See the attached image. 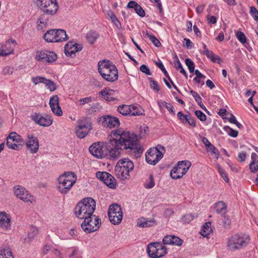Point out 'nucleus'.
Masks as SVG:
<instances>
[{
  "label": "nucleus",
  "instance_id": "f257e3e1",
  "mask_svg": "<svg viewBox=\"0 0 258 258\" xmlns=\"http://www.w3.org/2000/svg\"><path fill=\"white\" fill-rule=\"evenodd\" d=\"M108 140L105 146V158L110 160H116L120 156L122 147L130 149L137 157L140 156L143 153V150L138 142V137L128 131H112L108 135Z\"/></svg>",
  "mask_w": 258,
  "mask_h": 258
},
{
  "label": "nucleus",
  "instance_id": "f03ea898",
  "mask_svg": "<svg viewBox=\"0 0 258 258\" xmlns=\"http://www.w3.org/2000/svg\"><path fill=\"white\" fill-rule=\"evenodd\" d=\"M96 208V202L91 198L83 199L76 206L74 212L78 218L84 219L89 216H94L93 214Z\"/></svg>",
  "mask_w": 258,
  "mask_h": 258
},
{
  "label": "nucleus",
  "instance_id": "7ed1b4c3",
  "mask_svg": "<svg viewBox=\"0 0 258 258\" xmlns=\"http://www.w3.org/2000/svg\"><path fill=\"white\" fill-rule=\"evenodd\" d=\"M98 71L101 77L107 82H113L118 79L117 69L109 60L104 59L99 61Z\"/></svg>",
  "mask_w": 258,
  "mask_h": 258
},
{
  "label": "nucleus",
  "instance_id": "20e7f679",
  "mask_svg": "<svg viewBox=\"0 0 258 258\" xmlns=\"http://www.w3.org/2000/svg\"><path fill=\"white\" fill-rule=\"evenodd\" d=\"M77 180L76 175L72 172L64 173L58 178L57 185L58 191L63 195L69 193Z\"/></svg>",
  "mask_w": 258,
  "mask_h": 258
},
{
  "label": "nucleus",
  "instance_id": "39448f33",
  "mask_svg": "<svg viewBox=\"0 0 258 258\" xmlns=\"http://www.w3.org/2000/svg\"><path fill=\"white\" fill-rule=\"evenodd\" d=\"M134 168V163L129 158L121 159L118 160L115 167V173L120 179H129L130 173L133 170Z\"/></svg>",
  "mask_w": 258,
  "mask_h": 258
},
{
  "label": "nucleus",
  "instance_id": "423d86ee",
  "mask_svg": "<svg viewBox=\"0 0 258 258\" xmlns=\"http://www.w3.org/2000/svg\"><path fill=\"white\" fill-rule=\"evenodd\" d=\"M249 240V236L243 234H236L228 239L226 246L229 250L235 251L246 246Z\"/></svg>",
  "mask_w": 258,
  "mask_h": 258
},
{
  "label": "nucleus",
  "instance_id": "0eeeda50",
  "mask_svg": "<svg viewBox=\"0 0 258 258\" xmlns=\"http://www.w3.org/2000/svg\"><path fill=\"white\" fill-rule=\"evenodd\" d=\"M165 147L158 145L149 149L146 153V161L151 165H156L163 157Z\"/></svg>",
  "mask_w": 258,
  "mask_h": 258
},
{
  "label": "nucleus",
  "instance_id": "6e6552de",
  "mask_svg": "<svg viewBox=\"0 0 258 258\" xmlns=\"http://www.w3.org/2000/svg\"><path fill=\"white\" fill-rule=\"evenodd\" d=\"M36 4L41 12L49 16L55 15L59 8L56 0H37Z\"/></svg>",
  "mask_w": 258,
  "mask_h": 258
},
{
  "label": "nucleus",
  "instance_id": "1a4fd4ad",
  "mask_svg": "<svg viewBox=\"0 0 258 258\" xmlns=\"http://www.w3.org/2000/svg\"><path fill=\"white\" fill-rule=\"evenodd\" d=\"M101 219L94 215L84 219L81 224V228L86 233H90L97 231L101 225Z\"/></svg>",
  "mask_w": 258,
  "mask_h": 258
},
{
  "label": "nucleus",
  "instance_id": "9d476101",
  "mask_svg": "<svg viewBox=\"0 0 258 258\" xmlns=\"http://www.w3.org/2000/svg\"><path fill=\"white\" fill-rule=\"evenodd\" d=\"M69 38L65 30L63 29H51L44 35V39L48 42H58Z\"/></svg>",
  "mask_w": 258,
  "mask_h": 258
},
{
  "label": "nucleus",
  "instance_id": "9b49d317",
  "mask_svg": "<svg viewBox=\"0 0 258 258\" xmlns=\"http://www.w3.org/2000/svg\"><path fill=\"white\" fill-rule=\"evenodd\" d=\"M191 163L189 161H179L170 172L171 177L174 179L182 177L189 170Z\"/></svg>",
  "mask_w": 258,
  "mask_h": 258
},
{
  "label": "nucleus",
  "instance_id": "f8f14e48",
  "mask_svg": "<svg viewBox=\"0 0 258 258\" xmlns=\"http://www.w3.org/2000/svg\"><path fill=\"white\" fill-rule=\"evenodd\" d=\"M147 252L151 258H159L167 253L166 247L160 242H153L148 244Z\"/></svg>",
  "mask_w": 258,
  "mask_h": 258
},
{
  "label": "nucleus",
  "instance_id": "ddd939ff",
  "mask_svg": "<svg viewBox=\"0 0 258 258\" xmlns=\"http://www.w3.org/2000/svg\"><path fill=\"white\" fill-rule=\"evenodd\" d=\"M108 216L113 224H119L122 219V212L120 206L117 204L110 205L108 210Z\"/></svg>",
  "mask_w": 258,
  "mask_h": 258
},
{
  "label": "nucleus",
  "instance_id": "4468645a",
  "mask_svg": "<svg viewBox=\"0 0 258 258\" xmlns=\"http://www.w3.org/2000/svg\"><path fill=\"white\" fill-rule=\"evenodd\" d=\"M92 122L88 119L80 120L76 129L77 136L80 139L86 137L92 129Z\"/></svg>",
  "mask_w": 258,
  "mask_h": 258
},
{
  "label": "nucleus",
  "instance_id": "2eb2a0df",
  "mask_svg": "<svg viewBox=\"0 0 258 258\" xmlns=\"http://www.w3.org/2000/svg\"><path fill=\"white\" fill-rule=\"evenodd\" d=\"M35 59L43 62L52 63L57 59V55L53 51L47 50L38 51Z\"/></svg>",
  "mask_w": 258,
  "mask_h": 258
},
{
  "label": "nucleus",
  "instance_id": "dca6fc26",
  "mask_svg": "<svg viewBox=\"0 0 258 258\" xmlns=\"http://www.w3.org/2000/svg\"><path fill=\"white\" fill-rule=\"evenodd\" d=\"M26 146L32 154L36 153L39 148V140L33 134L29 133L26 136Z\"/></svg>",
  "mask_w": 258,
  "mask_h": 258
},
{
  "label": "nucleus",
  "instance_id": "f3484780",
  "mask_svg": "<svg viewBox=\"0 0 258 258\" xmlns=\"http://www.w3.org/2000/svg\"><path fill=\"white\" fill-rule=\"evenodd\" d=\"M14 194L20 200L25 202H30L32 203L34 199L33 196L25 188L17 185L15 187Z\"/></svg>",
  "mask_w": 258,
  "mask_h": 258
},
{
  "label": "nucleus",
  "instance_id": "a211bd4d",
  "mask_svg": "<svg viewBox=\"0 0 258 258\" xmlns=\"http://www.w3.org/2000/svg\"><path fill=\"white\" fill-rule=\"evenodd\" d=\"M96 177L102 181L107 186L111 188H115L116 181L114 177L106 172L98 171L96 173Z\"/></svg>",
  "mask_w": 258,
  "mask_h": 258
},
{
  "label": "nucleus",
  "instance_id": "6ab92c4d",
  "mask_svg": "<svg viewBox=\"0 0 258 258\" xmlns=\"http://www.w3.org/2000/svg\"><path fill=\"white\" fill-rule=\"evenodd\" d=\"M99 122L104 127L109 128L118 127L120 125V122L118 118L109 115L100 117L99 119Z\"/></svg>",
  "mask_w": 258,
  "mask_h": 258
},
{
  "label": "nucleus",
  "instance_id": "aec40b11",
  "mask_svg": "<svg viewBox=\"0 0 258 258\" xmlns=\"http://www.w3.org/2000/svg\"><path fill=\"white\" fill-rule=\"evenodd\" d=\"M31 118L36 123L42 126H49L53 122L51 117L46 114L35 113L31 116Z\"/></svg>",
  "mask_w": 258,
  "mask_h": 258
},
{
  "label": "nucleus",
  "instance_id": "412c9836",
  "mask_svg": "<svg viewBox=\"0 0 258 258\" xmlns=\"http://www.w3.org/2000/svg\"><path fill=\"white\" fill-rule=\"evenodd\" d=\"M17 43L13 39H10L6 41L4 45L0 48V56H7L11 54L14 53V50Z\"/></svg>",
  "mask_w": 258,
  "mask_h": 258
},
{
  "label": "nucleus",
  "instance_id": "4be33fe9",
  "mask_svg": "<svg viewBox=\"0 0 258 258\" xmlns=\"http://www.w3.org/2000/svg\"><path fill=\"white\" fill-rule=\"evenodd\" d=\"M90 153L98 158H105V146L98 142L93 143L89 148Z\"/></svg>",
  "mask_w": 258,
  "mask_h": 258
},
{
  "label": "nucleus",
  "instance_id": "5701e85b",
  "mask_svg": "<svg viewBox=\"0 0 258 258\" xmlns=\"http://www.w3.org/2000/svg\"><path fill=\"white\" fill-rule=\"evenodd\" d=\"M49 105L52 111L57 116H61L62 112L59 105V98L57 95L52 96L49 100Z\"/></svg>",
  "mask_w": 258,
  "mask_h": 258
},
{
  "label": "nucleus",
  "instance_id": "b1692460",
  "mask_svg": "<svg viewBox=\"0 0 258 258\" xmlns=\"http://www.w3.org/2000/svg\"><path fill=\"white\" fill-rule=\"evenodd\" d=\"M163 243L164 244L180 246L183 243V240L178 237L173 235H168L163 238Z\"/></svg>",
  "mask_w": 258,
  "mask_h": 258
},
{
  "label": "nucleus",
  "instance_id": "393cba45",
  "mask_svg": "<svg viewBox=\"0 0 258 258\" xmlns=\"http://www.w3.org/2000/svg\"><path fill=\"white\" fill-rule=\"evenodd\" d=\"M11 218L5 212H0V227L4 230H8L11 228Z\"/></svg>",
  "mask_w": 258,
  "mask_h": 258
},
{
  "label": "nucleus",
  "instance_id": "a878e982",
  "mask_svg": "<svg viewBox=\"0 0 258 258\" xmlns=\"http://www.w3.org/2000/svg\"><path fill=\"white\" fill-rule=\"evenodd\" d=\"M156 225V222L154 219L147 220L144 218L138 220L137 226L139 227H150Z\"/></svg>",
  "mask_w": 258,
  "mask_h": 258
},
{
  "label": "nucleus",
  "instance_id": "bb28decb",
  "mask_svg": "<svg viewBox=\"0 0 258 258\" xmlns=\"http://www.w3.org/2000/svg\"><path fill=\"white\" fill-rule=\"evenodd\" d=\"M214 209L218 214L223 215L226 214L227 206L223 202H218L215 204Z\"/></svg>",
  "mask_w": 258,
  "mask_h": 258
},
{
  "label": "nucleus",
  "instance_id": "cd10ccee",
  "mask_svg": "<svg viewBox=\"0 0 258 258\" xmlns=\"http://www.w3.org/2000/svg\"><path fill=\"white\" fill-rule=\"evenodd\" d=\"M98 37L99 34L94 31H89L86 36L88 42L90 44H94Z\"/></svg>",
  "mask_w": 258,
  "mask_h": 258
},
{
  "label": "nucleus",
  "instance_id": "c85d7f7f",
  "mask_svg": "<svg viewBox=\"0 0 258 258\" xmlns=\"http://www.w3.org/2000/svg\"><path fill=\"white\" fill-rule=\"evenodd\" d=\"M131 109H130V115L137 116L143 114L144 111L143 109L139 105H130Z\"/></svg>",
  "mask_w": 258,
  "mask_h": 258
},
{
  "label": "nucleus",
  "instance_id": "c756f323",
  "mask_svg": "<svg viewBox=\"0 0 258 258\" xmlns=\"http://www.w3.org/2000/svg\"><path fill=\"white\" fill-rule=\"evenodd\" d=\"M174 59L175 60L174 62V67L177 70H179L180 72L183 74L186 78H187V74L185 72V71L184 70V69L182 67V66L181 63H180L177 56L176 54L174 55Z\"/></svg>",
  "mask_w": 258,
  "mask_h": 258
},
{
  "label": "nucleus",
  "instance_id": "7c9ffc66",
  "mask_svg": "<svg viewBox=\"0 0 258 258\" xmlns=\"http://www.w3.org/2000/svg\"><path fill=\"white\" fill-rule=\"evenodd\" d=\"M211 225V223L210 222L206 223L203 226L202 229H201L200 233L204 237H206L209 235L212 231Z\"/></svg>",
  "mask_w": 258,
  "mask_h": 258
},
{
  "label": "nucleus",
  "instance_id": "2f4dec72",
  "mask_svg": "<svg viewBox=\"0 0 258 258\" xmlns=\"http://www.w3.org/2000/svg\"><path fill=\"white\" fill-rule=\"evenodd\" d=\"M190 94L194 97L195 101L197 102V103L199 105L201 108L203 109L206 110V108L205 105L202 103V98L199 96V95L195 91L191 90L190 91Z\"/></svg>",
  "mask_w": 258,
  "mask_h": 258
},
{
  "label": "nucleus",
  "instance_id": "473e14b6",
  "mask_svg": "<svg viewBox=\"0 0 258 258\" xmlns=\"http://www.w3.org/2000/svg\"><path fill=\"white\" fill-rule=\"evenodd\" d=\"M130 109H131L130 105H121L117 107L118 112L123 115H130Z\"/></svg>",
  "mask_w": 258,
  "mask_h": 258
},
{
  "label": "nucleus",
  "instance_id": "72a5a7b5",
  "mask_svg": "<svg viewBox=\"0 0 258 258\" xmlns=\"http://www.w3.org/2000/svg\"><path fill=\"white\" fill-rule=\"evenodd\" d=\"M7 145L9 148L16 150H19L22 146L21 142H15L14 140L7 141Z\"/></svg>",
  "mask_w": 258,
  "mask_h": 258
},
{
  "label": "nucleus",
  "instance_id": "f704fd0d",
  "mask_svg": "<svg viewBox=\"0 0 258 258\" xmlns=\"http://www.w3.org/2000/svg\"><path fill=\"white\" fill-rule=\"evenodd\" d=\"M0 258H14L9 248L0 250Z\"/></svg>",
  "mask_w": 258,
  "mask_h": 258
},
{
  "label": "nucleus",
  "instance_id": "c9c22d12",
  "mask_svg": "<svg viewBox=\"0 0 258 258\" xmlns=\"http://www.w3.org/2000/svg\"><path fill=\"white\" fill-rule=\"evenodd\" d=\"M70 46H71V43H67L66 44L64 49V52L66 56L73 57L75 55L76 52H75L74 50H72L71 49V47Z\"/></svg>",
  "mask_w": 258,
  "mask_h": 258
},
{
  "label": "nucleus",
  "instance_id": "e433bc0d",
  "mask_svg": "<svg viewBox=\"0 0 258 258\" xmlns=\"http://www.w3.org/2000/svg\"><path fill=\"white\" fill-rule=\"evenodd\" d=\"M21 136L18 135L15 132L11 133L9 136L7 138V141H11L14 140L15 142H20L21 143H23V141H21Z\"/></svg>",
  "mask_w": 258,
  "mask_h": 258
},
{
  "label": "nucleus",
  "instance_id": "4c0bfd02",
  "mask_svg": "<svg viewBox=\"0 0 258 258\" xmlns=\"http://www.w3.org/2000/svg\"><path fill=\"white\" fill-rule=\"evenodd\" d=\"M222 216V224L225 228H229L231 224V220L229 216L225 214L221 215Z\"/></svg>",
  "mask_w": 258,
  "mask_h": 258
},
{
  "label": "nucleus",
  "instance_id": "58836bf2",
  "mask_svg": "<svg viewBox=\"0 0 258 258\" xmlns=\"http://www.w3.org/2000/svg\"><path fill=\"white\" fill-rule=\"evenodd\" d=\"M146 35L155 46L159 47L161 46V43L155 36L149 34L147 32Z\"/></svg>",
  "mask_w": 258,
  "mask_h": 258
},
{
  "label": "nucleus",
  "instance_id": "ea45409f",
  "mask_svg": "<svg viewBox=\"0 0 258 258\" xmlns=\"http://www.w3.org/2000/svg\"><path fill=\"white\" fill-rule=\"evenodd\" d=\"M44 84L51 92L54 91L56 89V85L50 80L46 79Z\"/></svg>",
  "mask_w": 258,
  "mask_h": 258
},
{
  "label": "nucleus",
  "instance_id": "a19ab883",
  "mask_svg": "<svg viewBox=\"0 0 258 258\" xmlns=\"http://www.w3.org/2000/svg\"><path fill=\"white\" fill-rule=\"evenodd\" d=\"M185 63L190 73H192L195 71V63L190 59L186 58L185 60Z\"/></svg>",
  "mask_w": 258,
  "mask_h": 258
},
{
  "label": "nucleus",
  "instance_id": "79ce46f5",
  "mask_svg": "<svg viewBox=\"0 0 258 258\" xmlns=\"http://www.w3.org/2000/svg\"><path fill=\"white\" fill-rule=\"evenodd\" d=\"M46 15L44 13L40 16L37 22L38 26H39L41 24L44 25H46V24H47L48 18L46 17Z\"/></svg>",
  "mask_w": 258,
  "mask_h": 258
},
{
  "label": "nucleus",
  "instance_id": "37998d69",
  "mask_svg": "<svg viewBox=\"0 0 258 258\" xmlns=\"http://www.w3.org/2000/svg\"><path fill=\"white\" fill-rule=\"evenodd\" d=\"M38 233V229L36 227H31L28 233V237L29 240L33 239Z\"/></svg>",
  "mask_w": 258,
  "mask_h": 258
},
{
  "label": "nucleus",
  "instance_id": "c03bdc74",
  "mask_svg": "<svg viewBox=\"0 0 258 258\" xmlns=\"http://www.w3.org/2000/svg\"><path fill=\"white\" fill-rule=\"evenodd\" d=\"M236 36L238 40L242 44L246 42V38L244 33L238 31L236 33Z\"/></svg>",
  "mask_w": 258,
  "mask_h": 258
},
{
  "label": "nucleus",
  "instance_id": "a18cd8bd",
  "mask_svg": "<svg viewBox=\"0 0 258 258\" xmlns=\"http://www.w3.org/2000/svg\"><path fill=\"white\" fill-rule=\"evenodd\" d=\"M207 152H211L212 154H215L216 159L218 158L219 155V151L212 144L207 147Z\"/></svg>",
  "mask_w": 258,
  "mask_h": 258
},
{
  "label": "nucleus",
  "instance_id": "49530a36",
  "mask_svg": "<svg viewBox=\"0 0 258 258\" xmlns=\"http://www.w3.org/2000/svg\"><path fill=\"white\" fill-rule=\"evenodd\" d=\"M195 73L196 75V77L194 79V80L197 82V83L199 84L201 82V79H205L206 76L203 75L199 70H196L195 71Z\"/></svg>",
  "mask_w": 258,
  "mask_h": 258
},
{
  "label": "nucleus",
  "instance_id": "de8ad7c7",
  "mask_svg": "<svg viewBox=\"0 0 258 258\" xmlns=\"http://www.w3.org/2000/svg\"><path fill=\"white\" fill-rule=\"evenodd\" d=\"M217 168L218 171L219 173L220 174L221 177L223 178V179L226 182H228L229 179L227 177V175L225 172V171L219 166V165H217Z\"/></svg>",
  "mask_w": 258,
  "mask_h": 258
},
{
  "label": "nucleus",
  "instance_id": "09e8293b",
  "mask_svg": "<svg viewBox=\"0 0 258 258\" xmlns=\"http://www.w3.org/2000/svg\"><path fill=\"white\" fill-rule=\"evenodd\" d=\"M46 78H44V77H33L32 78V82L35 84V85H37L39 83H45V81H46Z\"/></svg>",
  "mask_w": 258,
  "mask_h": 258
},
{
  "label": "nucleus",
  "instance_id": "8fccbe9b",
  "mask_svg": "<svg viewBox=\"0 0 258 258\" xmlns=\"http://www.w3.org/2000/svg\"><path fill=\"white\" fill-rule=\"evenodd\" d=\"M177 115L178 119L181 121L182 123L184 124L187 123V119L188 117V115H184L183 114L182 112L179 111L177 113Z\"/></svg>",
  "mask_w": 258,
  "mask_h": 258
},
{
  "label": "nucleus",
  "instance_id": "3c124183",
  "mask_svg": "<svg viewBox=\"0 0 258 258\" xmlns=\"http://www.w3.org/2000/svg\"><path fill=\"white\" fill-rule=\"evenodd\" d=\"M195 115L197 118L202 121H204L206 120V115L200 110H196L195 111Z\"/></svg>",
  "mask_w": 258,
  "mask_h": 258
},
{
  "label": "nucleus",
  "instance_id": "603ef678",
  "mask_svg": "<svg viewBox=\"0 0 258 258\" xmlns=\"http://www.w3.org/2000/svg\"><path fill=\"white\" fill-rule=\"evenodd\" d=\"M156 65L162 71V72L164 73L165 76L167 77L169 79H170L169 76L167 72L166 71L162 62L161 61H159V62H156Z\"/></svg>",
  "mask_w": 258,
  "mask_h": 258
},
{
  "label": "nucleus",
  "instance_id": "864d4df0",
  "mask_svg": "<svg viewBox=\"0 0 258 258\" xmlns=\"http://www.w3.org/2000/svg\"><path fill=\"white\" fill-rule=\"evenodd\" d=\"M134 10L136 12V13L140 17H143L145 16V12L141 7V6H140L139 5H138V6L136 8H135Z\"/></svg>",
  "mask_w": 258,
  "mask_h": 258
},
{
  "label": "nucleus",
  "instance_id": "5fc2aeb1",
  "mask_svg": "<svg viewBox=\"0 0 258 258\" xmlns=\"http://www.w3.org/2000/svg\"><path fill=\"white\" fill-rule=\"evenodd\" d=\"M249 169L252 173L256 172L258 170V161L251 162L249 164Z\"/></svg>",
  "mask_w": 258,
  "mask_h": 258
},
{
  "label": "nucleus",
  "instance_id": "6e6d98bb",
  "mask_svg": "<svg viewBox=\"0 0 258 258\" xmlns=\"http://www.w3.org/2000/svg\"><path fill=\"white\" fill-rule=\"evenodd\" d=\"M13 72V68L6 66L3 68L2 73L3 75H12Z\"/></svg>",
  "mask_w": 258,
  "mask_h": 258
},
{
  "label": "nucleus",
  "instance_id": "4d7b16f0",
  "mask_svg": "<svg viewBox=\"0 0 258 258\" xmlns=\"http://www.w3.org/2000/svg\"><path fill=\"white\" fill-rule=\"evenodd\" d=\"M80 105L83 106L85 104L91 102L92 101V98L91 97H88L84 98H81L79 100Z\"/></svg>",
  "mask_w": 258,
  "mask_h": 258
},
{
  "label": "nucleus",
  "instance_id": "13d9d810",
  "mask_svg": "<svg viewBox=\"0 0 258 258\" xmlns=\"http://www.w3.org/2000/svg\"><path fill=\"white\" fill-rule=\"evenodd\" d=\"M140 70L142 73H145L147 75H151L150 69L145 64H142V66H141Z\"/></svg>",
  "mask_w": 258,
  "mask_h": 258
},
{
  "label": "nucleus",
  "instance_id": "bf43d9fd",
  "mask_svg": "<svg viewBox=\"0 0 258 258\" xmlns=\"http://www.w3.org/2000/svg\"><path fill=\"white\" fill-rule=\"evenodd\" d=\"M194 219V217L192 215L188 214L184 215L182 217V220L185 223H188Z\"/></svg>",
  "mask_w": 258,
  "mask_h": 258
},
{
  "label": "nucleus",
  "instance_id": "052dcab7",
  "mask_svg": "<svg viewBox=\"0 0 258 258\" xmlns=\"http://www.w3.org/2000/svg\"><path fill=\"white\" fill-rule=\"evenodd\" d=\"M207 19L209 24H214L217 23V18L214 16L208 15L207 16Z\"/></svg>",
  "mask_w": 258,
  "mask_h": 258
},
{
  "label": "nucleus",
  "instance_id": "680f3d73",
  "mask_svg": "<svg viewBox=\"0 0 258 258\" xmlns=\"http://www.w3.org/2000/svg\"><path fill=\"white\" fill-rule=\"evenodd\" d=\"M165 104V107L168 109L169 112L172 115H175V112L173 106L170 103H164Z\"/></svg>",
  "mask_w": 258,
  "mask_h": 258
},
{
  "label": "nucleus",
  "instance_id": "e2e57ef3",
  "mask_svg": "<svg viewBox=\"0 0 258 258\" xmlns=\"http://www.w3.org/2000/svg\"><path fill=\"white\" fill-rule=\"evenodd\" d=\"M150 86L155 91L158 92L159 88L158 87V83L155 81L153 80L152 78H150Z\"/></svg>",
  "mask_w": 258,
  "mask_h": 258
},
{
  "label": "nucleus",
  "instance_id": "0e129e2a",
  "mask_svg": "<svg viewBox=\"0 0 258 258\" xmlns=\"http://www.w3.org/2000/svg\"><path fill=\"white\" fill-rule=\"evenodd\" d=\"M174 213V211L171 209H166L164 210L163 214L165 217L168 218L172 215Z\"/></svg>",
  "mask_w": 258,
  "mask_h": 258
},
{
  "label": "nucleus",
  "instance_id": "69168bd1",
  "mask_svg": "<svg viewBox=\"0 0 258 258\" xmlns=\"http://www.w3.org/2000/svg\"><path fill=\"white\" fill-rule=\"evenodd\" d=\"M211 60L213 62H217L219 64H220L222 61L221 58L219 57V56L215 54H214Z\"/></svg>",
  "mask_w": 258,
  "mask_h": 258
},
{
  "label": "nucleus",
  "instance_id": "338daca9",
  "mask_svg": "<svg viewBox=\"0 0 258 258\" xmlns=\"http://www.w3.org/2000/svg\"><path fill=\"white\" fill-rule=\"evenodd\" d=\"M150 181H149V182L148 184H147L145 185V187L147 188H149V189L152 188L155 185V183L153 181V178L152 175H151L150 176Z\"/></svg>",
  "mask_w": 258,
  "mask_h": 258
},
{
  "label": "nucleus",
  "instance_id": "774afa93",
  "mask_svg": "<svg viewBox=\"0 0 258 258\" xmlns=\"http://www.w3.org/2000/svg\"><path fill=\"white\" fill-rule=\"evenodd\" d=\"M187 123H188L189 125L195 127L196 124L195 123V119L193 117H192L190 115H188V117L187 118Z\"/></svg>",
  "mask_w": 258,
  "mask_h": 258
}]
</instances>
